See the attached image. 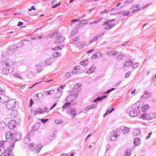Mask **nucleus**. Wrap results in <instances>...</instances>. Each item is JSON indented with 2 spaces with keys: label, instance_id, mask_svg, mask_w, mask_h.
I'll use <instances>...</instances> for the list:
<instances>
[{
  "label": "nucleus",
  "instance_id": "nucleus-19",
  "mask_svg": "<svg viewBox=\"0 0 156 156\" xmlns=\"http://www.w3.org/2000/svg\"><path fill=\"white\" fill-rule=\"evenodd\" d=\"M133 63L131 59H129L125 62L123 66L125 67H128L131 66Z\"/></svg>",
  "mask_w": 156,
  "mask_h": 156
},
{
  "label": "nucleus",
  "instance_id": "nucleus-22",
  "mask_svg": "<svg viewBox=\"0 0 156 156\" xmlns=\"http://www.w3.org/2000/svg\"><path fill=\"white\" fill-rule=\"evenodd\" d=\"M149 108V106L148 105H145L142 106L141 110L142 112H144L147 111Z\"/></svg>",
  "mask_w": 156,
  "mask_h": 156
},
{
  "label": "nucleus",
  "instance_id": "nucleus-20",
  "mask_svg": "<svg viewBox=\"0 0 156 156\" xmlns=\"http://www.w3.org/2000/svg\"><path fill=\"white\" fill-rule=\"evenodd\" d=\"M118 53L117 51H113L108 52L107 53V55L109 56H114L117 55Z\"/></svg>",
  "mask_w": 156,
  "mask_h": 156
},
{
  "label": "nucleus",
  "instance_id": "nucleus-46",
  "mask_svg": "<svg viewBox=\"0 0 156 156\" xmlns=\"http://www.w3.org/2000/svg\"><path fill=\"white\" fill-rule=\"evenodd\" d=\"M87 60H84L80 62V64L81 65L83 66H85L87 65Z\"/></svg>",
  "mask_w": 156,
  "mask_h": 156
},
{
  "label": "nucleus",
  "instance_id": "nucleus-17",
  "mask_svg": "<svg viewBox=\"0 0 156 156\" xmlns=\"http://www.w3.org/2000/svg\"><path fill=\"white\" fill-rule=\"evenodd\" d=\"M76 109L75 108H71L69 109V112L71 116L74 118L76 115Z\"/></svg>",
  "mask_w": 156,
  "mask_h": 156
},
{
  "label": "nucleus",
  "instance_id": "nucleus-40",
  "mask_svg": "<svg viewBox=\"0 0 156 156\" xmlns=\"http://www.w3.org/2000/svg\"><path fill=\"white\" fill-rule=\"evenodd\" d=\"M95 106L93 105H89L85 108V109L86 110H89L92 109H95Z\"/></svg>",
  "mask_w": 156,
  "mask_h": 156
},
{
  "label": "nucleus",
  "instance_id": "nucleus-47",
  "mask_svg": "<svg viewBox=\"0 0 156 156\" xmlns=\"http://www.w3.org/2000/svg\"><path fill=\"white\" fill-rule=\"evenodd\" d=\"M5 122H2L0 123V129H3L5 128Z\"/></svg>",
  "mask_w": 156,
  "mask_h": 156
},
{
  "label": "nucleus",
  "instance_id": "nucleus-50",
  "mask_svg": "<svg viewBox=\"0 0 156 156\" xmlns=\"http://www.w3.org/2000/svg\"><path fill=\"white\" fill-rule=\"evenodd\" d=\"M10 152L9 151H6L5 152V156H11V155L10 154Z\"/></svg>",
  "mask_w": 156,
  "mask_h": 156
},
{
  "label": "nucleus",
  "instance_id": "nucleus-57",
  "mask_svg": "<svg viewBox=\"0 0 156 156\" xmlns=\"http://www.w3.org/2000/svg\"><path fill=\"white\" fill-rule=\"evenodd\" d=\"M79 40V37H76L75 39L74 40V41H73V43L71 44V45H73V43H75V41H77Z\"/></svg>",
  "mask_w": 156,
  "mask_h": 156
},
{
  "label": "nucleus",
  "instance_id": "nucleus-12",
  "mask_svg": "<svg viewBox=\"0 0 156 156\" xmlns=\"http://www.w3.org/2000/svg\"><path fill=\"white\" fill-rule=\"evenodd\" d=\"M141 112L140 110H133L130 112V115L131 117H135L140 114Z\"/></svg>",
  "mask_w": 156,
  "mask_h": 156
},
{
  "label": "nucleus",
  "instance_id": "nucleus-2",
  "mask_svg": "<svg viewBox=\"0 0 156 156\" xmlns=\"http://www.w3.org/2000/svg\"><path fill=\"white\" fill-rule=\"evenodd\" d=\"M140 118L143 119L151 120L156 118V114L154 113H150L147 115L144 113L140 116Z\"/></svg>",
  "mask_w": 156,
  "mask_h": 156
},
{
  "label": "nucleus",
  "instance_id": "nucleus-18",
  "mask_svg": "<svg viewBox=\"0 0 156 156\" xmlns=\"http://www.w3.org/2000/svg\"><path fill=\"white\" fill-rule=\"evenodd\" d=\"M141 106L140 102H138L132 105V108L134 110H137Z\"/></svg>",
  "mask_w": 156,
  "mask_h": 156
},
{
  "label": "nucleus",
  "instance_id": "nucleus-30",
  "mask_svg": "<svg viewBox=\"0 0 156 156\" xmlns=\"http://www.w3.org/2000/svg\"><path fill=\"white\" fill-rule=\"evenodd\" d=\"M18 113L16 110H14L12 111L11 114L12 117L15 118L17 117L18 115Z\"/></svg>",
  "mask_w": 156,
  "mask_h": 156
},
{
  "label": "nucleus",
  "instance_id": "nucleus-45",
  "mask_svg": "<svg viewBox=\"0 0 156 156\" xmlns=\"http://www.w3.org/2000/svg\"><path fill=\"white\" fill-rule=\"evenodd\" d=\"M131 154V151L130 150H126L125 152V156H128Z\"/></svg>",
  "mask_w": 156,
  "mask_h": 156
},
{
  "label": "nucleus",
  "instance_id": "nucleus-33",
  "mask_svg": "<svg viewBox=\"0 0 156 156\" xmlns=\"http://www.w3.org/2000/svg\"><path fill=\"white\" fill-rule=\"evenodd\" d=\"M67 102L64 105L62 106V108L63 109H65L66 108H67L69 107L71 104V102L70 101H66Z\"/></svg>",
  "mask_w": 156,
  "mask_h": 156
},
{
  "label": "nucleus",
  "instance_id": "nucleus-16",
  "mask_svg": "<svg viewBox=\"0 0 156 156\" xmlns=\"http://www.w3.org/2000/svg\"><path fill=\"white\" fill-rule=\"evenodd\" d=\"M8 99V97L4 94L0 95V102L2 103H5Z\"/></svg>",
  "mask_w": 156,
  "mask_h": 156
},
{
  "label": "nucleus",
  "instance_id": "nucleus-1",
  "mask_svg": "<svg viewBox=\"0 0 156 156\" xmlns=\"http://www.w3.org/2000/svg\"><path fill=\"white\" fill-rule=\"evenodd\" d=\"M16 63L15 61H11L9 63H8L6 62L3 64V68L1 69V73L3 74H7L12 73L13 71V69L10 67L13 66Z\"/></svg>",
  "mask_w": 156,
  "mask_h": 156
},
{
  "label": "nucleus",
  "instance_id": "nucleus-25",
  "mask_svg": "<svg viewBox=\"0 0 156 156\" xmlns=\"http://www.w3.org/2000/svg\"><path fill=\"white\" fill-rule=\"evenodd\" d=\"M80 69V67L79 66H77L74 68L72 71V73L75 74L79 72Z\"/></svg>",
  "mask_w": 156,
  "mask_h": 156
},
{
  "label": "nucleus",
  "instance_id": "nucleus-14",
  "mask_svg": "<svg viewBox=\"0 0 156 156\" xmlns=\"http://www.w3.org/2000/svg\"><path fill=\"white\" fill-rule=\"evenodd\" d=\"M17 123L14 120L10 121L8 124V126L10 129H12L15 127L17 125Z\"/></svg>",
  "mask_w": 156,
  "mask_h": 156
},
{
  "label": "nucleus",
  "instance_id": "nucleus-48",
  "mask_svg": "<svg viewBox=\"0 0 156 156\" xmlns=\"http://www.w3.org/2000/svg\"><path fill=\"white\" fill-rule=\"evenodd\" d=\"M57 32L55 31L52 34H48V37L50 38V37H51L55 36V35H57Z\"/></svg>",
  "mask_w": 156,
  "mask_h": 156
},
{
  "label": "nucleus",
  "instance_id": "nucleus-24",
  "mask_svg": "<svg viewBox=\"0 0 156 156\" xmlns=\"http://www.w3.org/2000/svg\"><path fill=\"white\" fill-rule=\"evenodd\" d=\"M95 67L93 66H92L87 70L86 73H91L94 72Z\"/></svg>",
  "mask_w": 156,
  "mask_h": 156
},
{
  "label": "nucleus",
  "instance_id": "nucleus-36",
  "mask_svg": "<svg viewBox=\"0 0 156 156\" xmlns=\"http://www.w3.org/2000/svg\"><path fill=\"white\" fill-rule=\"evenodd\" d=\"M53 62V59L52 58H50L48 59L46 61V64L48 65H51Z\"/></svg>",
  "mask_w": 156,
  "mask_h": 156
},
{
  "label": "nucleus",
  "instance_id": "nucleus-62",
  "mask_svg": "<svg viewBox=\"0 0 156 156\" xmlns=\"http://www.w3.org/2000/svg\"><path fill=\"white\" fill-rule=\"evenodd\" d=\"M114 110V108L113 107H112V108L110 110V109L109 108L108 109V114H109Z\"/></svg>",
  "mask_w": 156,
  "mask_h": 156
},
{
  "label": "nucleus",
  "instance_id": "nucleus-15",
  "mask_svg": "<svg viewBox=\"0 0 156 156\" xmlns=\"http://www.w3.org/2000/svg\"><path fill=\"white\" fill-rule=\"evenodd\" d=\"M5 142V141H0V156H1L5 152V149L3 146Z\"/></svg>",
  "mask_w": 156,
  "mask_h": 156
},
{
  "label": "nucleus",
  "instance_id": "nucleus-21",
  "mask_svg": "<svg viewBox=\"0 0 156 156\" xmlns=\"http://www.w3.org/2000/svg\"><path fill=\"white\" fill-rule=\"evenodd\" d=\"M64 40V38L62 36H58L57 37V40L55 41L56 44H58L59 43L62 42Z\"/></svg>",
  "mask_w": 156,
  "mask_h": 156
},
{
  "label": "nucleus",
  "instance_id": "nucleus-41",
  "mask_svg": "<svg viewBox=\"0 0 156 156\" xmlns=\"http://www.w3.org/2000/svg\"><path fill=\"white\" fill-rule=\"evenodd\" d=\"M140 140L138 138H136L134 140L133 143L136 146H138L140 144Z\"/></svg>",
  "mask_w": 156,
  "mask_h": 156
},
{
  "label": "nucleus",
  "instance_id": "nucleus-3",
  "mask_svg": "<svg viewBox=\"0 0 156 156\" xmlns=\"http://www.w3.org/2000/svg\"><path fill=\"white\" fill-rule=\"evenodd\" d=\"M62 47V45H60L55 48H52L51 50L55 51L54 52H53L52 55L55 58H58L60 56V53L57 51L61 49Z\"/></svg>",
  "mask_w": 156,
  "mask_h": 156
},
{
  "label": "nucleus",
  "instance_id": "nucleus-54",
  "mask_svg": "<svg viewBox=\"0 0 156 156\" xmlns=\"http://www.w3.org/2000/svg\"><path fill=\"white\" fill-rule=\"evenodd\" d=\"M43 38V36L42 35H39L36 36L34 38V39H41Z\"/></svg>",
  "mask_w": 156,
  "mask_h": 156
},
{
  "label": "nucleus",
  "instance_id": "nucleus-38",
  "mask_svg": "<svg viewBox=\"0 0 156 156\" xmlns=\"http://www.w3.org/2000/svg\"><path fill=\"white\" fill-rule=\"evenodd\" d=\"M84 45V43L82 42H79L78 43L76 44V46L77 48H82Z\"/></svg>",
  "mask_w": 156,
  "mask_h": 156
},
{
  "label": "nucleus",
  "instance_id": "nucleus-27",
  "mask_svg": "<svg viewBox=\"0 0 156 156\" xmlns=\"http://www.w3.org/2000/svg\"><path fill=\"white\" fill-rule=\"evenodd\" d=\"M140 131L139 129H135L134 130L133 134L134 136H138L140 134Z\"/></svg>",
  "mask_w": 156,
  "mask_h": 156
},
{
  "label": "nucleus",
  "instance_id": "nucleus-59",
  "mask_svg": "<svg viewBox=\"0 0 156 156\" xmlns=\"http://www.w3.org/2000/svg\"><path fill=\"white\" fill-rule=\"evenodd\" d=\"M98 52L96 53L95 54H94L92 56V57L94 58H97L98 57L97 55H98Z\"/></svg>",
  "mask_w": 156,
  "mask_h": 156
},
{
  "label": "nucleus",
  "instance_id": "nucleus-55",
  "mask_svg": "<svg viewBox=\"0 0 156 156\" xmlns=\"http://www.w3.org/2000/svg\"><path fill=\"white\" fill-rule=\"evenodd\" d=\"M38 110L39 111V114H42L45 112V111L41 108H38Z\"/></svg>",
  "mask_w": 156,
  "mask_h": 156
},
{
  "label": "nucleus",
  "instance_id": "nucleus-64",
  "mask_svg": "<svg viewBox=\"0 0 156 156\" xmlns=\"http://www.w3.org/2000/svg\"><path fill=\"white\" fill-rule=\"evenodd\" d=\"M34 103L33 101L32 100L30 99V106H31L32 105H33Z\"/></svg>",
  "mask_w": 156,
  "mask_h": 156
},
{
  "label": "nucleus",
  "instance_id": "nucleus-23",
  "mask_svg": "<svg viewBox=\"0 0 156 156\" xmlns=\"http://www.w3.org/2000/svg\"><path fill=\"white\" fill-rule=\"evenodd\" d=\"M61 4L60 2H58L57 3V2L56 1H53L52 2L51 4L52 6V8H54L57 6L60 5Z\"/></svg>",
  "mask_w": 156,
  "mask_h": 156
},
{
  "label": "nucleus",
  "instance_id": "nucleus-51",
  "mask_svg": "<svg viewBox=\"0 0 156 156\" xmlns=\"http://www.w3.org/2000/svg\"><path fill=\"white\" fill-rule=\"evenodd\" d=\"M64 76L66 77H69L71 76V74L69 72H67L65 74Z\"/></svg>",
  "mask_w": 156,
  "mask_h": 156
},
{
  "label": "nucleus",
  "instance_id": "nucleus-53",
  "mask_svg": "<svg viewBox=\"0 0 156 156\" xmlns=\"http://www.w3.org/2000/svg\"><path fill=\"white\" fill-rule=\"evenodd\" d=\"M33 113L34 115H36L37 114H39L38 108L36 109L33 112Z\"/></svg>",
  "mask_w": 156,
  "mask_h": 156
},
{
  "label": "nucleus",
  "instance_id": "nucleus-6",
  "mask_svg": "<svg viewBox=\"0 0 156 156\" xmlns=\"http://www.w3.org/2000/svg\"><path fill=\"white\" fill-rule=\"evenodd\" d=\"M113 134L110 137V139L111 140L114 141L116 140L117 137L119 136L120 134V132L118 130L117 128H115L114 130Z\"/></svg>",
  "mask_w": 156,
  "mask_h": 156
},
{
  "label": "nucleus",
  "instance_id": "nucleus-28",
  "mask_svg": "<svg viewBox=\"0 0 156 156\" xmlns=\"http://www.w3.org/2000/svg\"><path fill=\"white\" fill-rule=\"evenodd\" d=\"M101 37L100 35H98L95 36L93 39H92L90 41L89 43L92 44L96 41L99 38Z\"/></svg>",
  "mask_w": 156,
  "mask_h": 156
},
{
  "label": "nucleus",
  "instance_id": "nucleus-42",
  "mask_svg": "<svg viewBox=\"0 0 156 156\" xmlns=\"http://www.w3.org/2000/svg\"><path fill=\"white\" fill-rule=\"evenodd\" d=\"M34 132L33 131H31L29 133L28 137L29 138V139L30 140L31 138L33 137L34 136Z\"/></svg>",
  "mask_w": 156,
  "mask_h": 156
},
{
  "label": "nucleus",
  "instance_id": "nucleus-29",
  "mask_svg": "<svg viewBox=\"0 0 156 156\" xmlns=\"http://www.w3.org/2000/svg\"><path fill=\"white\" fill-rule=\"evenodd\" d=\"M42 69V68L40 64L37 65L35 67V70L37 73L41 72Z\"/></svg>",
  "mask_w": 156,
  "mask_h": 156
},
{
  "label": "nucleus",
  "instance_id": "nucleus-44",
  "mask_svg": "<svg viewBox=\"0 0 156 156\" xmlns=\"http://www.w3.org/2000/svg\"><path fill=\"white\" fill-rule=\"evenodd\" d=\"M124 57V55H120L117 56V59L118 60H122L123 58Z\"/></svg>",
  "mask_w": 156,
  "mask_h": 156
},
{
  "label": "nucleus",
  "instance_id": "nucleus-35",
  "mask_svg": "<svg viewBox=\"0 0 156 156\" xmlns=\"http://www.w3.org/2000/svg\"><path fill=\"white\" fill-rule=\"evenodd\" d=\"M107 97L106 95H103L100 97H98L96 99L94 100V101L96 102L97 101H101Z\"/></svg>",
  "mask_w": 156,
  "mask_h": 156
},
{
  "label": "nucleus",
  "instance_id": "nucleus-49",
  "mask_svg": "<svg viewBox=\"0 0 156 156\" xmlns=\"http://www.w3.org/2000/svg\"><path fill=\"white\" fill-rule=\"evenodd\" d=\"M102 18L100 19H97L96 20H95L94 21H93L90 24H95L98 23V22H99L100 20H102Z\"/></svg>",
  "mask_w": 156,
  "mask_h": 156
},
{
  "label": "nucleus",
  "instance_id": "nucleus-9",
  "mask_svg": "<svg viewBox=\"0 0 156 156\" xmlns=\"http://www.w3.org/2000/svg\"><path fill=\"white\" fill-rule=\"evenodd\" d=\"M114 24L112 23V20H108L105 22L103 25L105 26V29L106 30L109 29L114 26Z\"/></svg>",
  "mask_w": 156,
  "mask_h": 156
},
{
  "label": "nucleus",
  "instance_id": "nucleus-37",
  "mask_svg": "<svg viewBox=\"0 0 156 156\" xmlns=\"http://www.w3.org/2000/svg\"><path fill=\"white\" fill-rule=\"evenodd\" d=\"M42 147V146L40 144H38L35 149V151L37 153L39 152L40 151Z\"/></svg>",
  "mask_w": 156,
  "mask_h": 156
},
{
  "label": "nucleus",
  "instance_id": "nucleus-58",
  "mask_svg": "<svg viewBox=\"0 0 156 156\" xmlns=\"http://www.w3.org/2000/svg\"><path fill=\"white\" fill-rule=\"evenodd\" d=\"M115 90V89L114 88H112L110 89L109 90H108L105 93V94H108L109 93H110V92H111L112 90Z\"/></svg>",
  "mask_w": 156,
  "mask_h": 156
},
{
  "label": "nucleus",
  "instance_id": "nucleus-8",
  "mask_svg": "<svg viewBox=\"0 0 156 156\" xmlns=\"http://www.w3.org/2000/svg\"><path fill=\"white\" fill-rule=\"evenodd\" d=\"M113 10L114 11V13H113L114 14H118L119 13H121L122 15L125 16H128L129 12L128 11L126 12H125L122 11L121 8H119L118 9H113Z\"/></svg>",
  "mask_w": 156,
  "mask_h": 156
},
{
  "label": "nucleus",
  "instance_id": "nucleus-32",
  "mask_svg": "<svg viewBox=\"0 0 156 156\" xmlns=\"http://www.w3.org/2000/svg\"><path fill=\"white\" fill-rule=\"evenodd\" d=\"M12 136L13 134L9 132H6L5 134L6 138L7 140L10 139V138L12 139Z\"/></svg>",
  "mask_w": 156,
  "mask_h": 156
},
{
  "label": "nucleus",
  "instance_id": "nucleus-31",
  "mask_svg": "<svg viewBox=\"0 0 156 156\" xmlns=\"http://www.w3.org/2000/svg\"><path fill=\"white\" fill-rule=\"evenodd\" d=\"M151 95L150 92L148 91H145L144 94L142 96L143 98H146L150 97Z\"/></svg>",
  "mask_w": 156,
  "mask_h": 156
},
{
  "label": "nucleus",
  "instance_id": "nucleus-7",
  "mask_svg": "<svg viewBox=\"0 0 156 156\" xmlns=\"http://www.w3.org/2000/svg\"><path fill=\"white\" fill-rule=\"evenodd\" d=\"M81 86L82 85L80 83H76L73 86L72 91H73V93L78 94L79 92H80V88Z\"/></svg>",
  "mask_w": 156,
  "mask_h": 156
},
{
  "label": "nucleus",
  "instance_id": "nucleus-39",
  "mask_svg": "<svg viewBox=\"0 0 156 156\" xmlns=\"http://www.w3.org/2000/svg\"><path fill=\"white\" fill-rule=\"evenodd\" d=\"M129 131V128L127 127H125L122 130V133L124 134L127 133Z\"/></svg>",
  "mask_w": 156,
  "mask_h": 156
},
{
  "label": "nucleus",
  "instance_id": "nucleus-5",
  "mask_svg": "<svg viewBox=\"0 0 156 156\" xmlns=\"http://www.w3.org/2000/svg\"><path fill=\"white\" fill-rule=\"evenodd\" d=\"M78 95V94L73 93V91H71V95L66 99V101H70L71 102L76 99Z\"/></svg>",
  "mask_w": 156,
  "mask_h": 156
},
{
  "label": "nucleus",
  "instance_id": "nucleus-63",
  "mask_svg": "<svg viewBox=\"0 0 156 156\" xmlns=\"http://www.w3.org/2000/svg\"><path fill=\"white\" fill-rule=\"evenodd\" d=\"M151 134H152V132L149 133L148 134V135L146 136V139H149L150 137L151 136Z\"/></svg>",
  "mask_w": 156,
  "mask_h": 156
},
{
  "label": "nucleus",
  "instance_id": "nucleus-60",
  "mask_svg": "<svg viewBox=\"0 0 156 156\" xmlns=\"http://www.w3.org/2000/svg\"><path fill=\"white\" fill-rule=\"evenodd\" d=\"M48 120V119H41V121L43 123H45Z\"/></svg>",
  "mask_w": 156,
  "mask_h": 156
},
{
  "label": "nucleus",
  "instance_id": "nucleus-61",
  "mask_svg": "<svg viewBox=\"0 0 156 156\" xmlns=\"http://www.w3.org/2000/svg\"><path fill=\"white\" fill-rule=\"evenodd\" d=\"M114 110V108L113 107H112V108L110 110V109L109 108L108 109V114H109Z\"/></svg>",
  "mask_w": 156,
  "mask_h": 156
},
{
  "label": "nucleus",
  "instance_id": "nucleus-34",
  "mask_svg": "<svg viewBox=\"0 0 156 156\" xmlns=\"http://www.w3.org/2000/svg\"><path fill=\"white\" fill-rule=\"evenodd\" d=\"M54 93V90H49L45 93V95H50Z\"/></svg>",
  "mask_w": 156,
  "mask_h": 156
},
{
  "label": "nucleus",
  "instance_id": "nucleus-13",
  "mask_svg": "<svg viewBox=\"0 0 156 156\" xmlns=\"http://www.w3.org/2000/svg\"><path fill=\"white\" fill-rule=\"evenodd\" d=\"M43 97V94L41 93H38L34 94L33 98L34 100L38 101L40 100Z\"/></svg>",
  "mask_w": 156,
  "mask_h": 156
},
{
  "label": "nucleus",
  "instance_id": "nucleus-52",
  "mask_svg": "<svg viewBox=\"0 0 156 156\" xmlns=\"http://www.w3.org/2000/svg\"><path fill=\"white\" fill-rule=\"evenodd\" d=\"M30 148H31V150H34V148H35V145L34 144H31L29 145Z\"/></svg>",
  "mask_w": 156,
  "mask_h": 156
},
{
  "label": "nucleus",
  "instance_id": "nucleus-10",
  "mask_svg": "<svg viewBox=\"0 0 156 156\" xmlns=\"http://www.w3.org/2000/svg\"><path fill=\"white\" fill-rule=\"evenodd\" d=\"M80 27L79 24H77L76 26H73V30L71 32V34L72 36H73L77 34L78 32V29Z\"/></svg>",
  "mask_w": 156,
  "mask_h": 156
},
{
  "label": "nucleus",
  "instance_id": "nucleus-56",
  "mask_svg": "<svg viewBox=\"0 0 156 156\" xmlns=\"http://www.w3.org/2000/svg\"><path fill=\"white\" fill-rule=\"evenodd\" d=\"M36 9V8L34 7V6H33L31 7L30 8L28 9V11H30L32 10H35Z\"/></svg>",
  "mask_w": 156,
  "mask_h": 156
},
{
  "label": "nucleus",
  "instance_id": "nucleus-43",
  "mask_svg": "<svg viewBox=\"0 0 156 156\" xmlns=\"http://www.w3.org/2000/svg\"><path fill=\"white\" fill-rule=\"evenodd\" d=\"M34 74L32 72H30L28 73L27 77L29 78H32L34 76Z\"/></svg>",
  "mask_w": 156,
  "mask_h": 156
},
{
  "label": "nucleus",
  "instance_id": "nucleus-4",
  "mask_svg": "<svg viewBox=\"0 0 156 156\" xmlns=\"http://www.w3.org/2000/svg\"><path fill=\"white\" fill-rule=\"evenodd\" d=\"M16 106V102L14 99H11L9 101L6 103V108L9 110H11Z\"/></svg>",
  "mask_w": 156,
  "mask_h": 156
},
{
  "label": "nucleus",
  "instance_id": "nucleus-11",
  "mask_svg": "<svg viewBox=\"0 0 156 156\" xmlns=\"http://www.w3.org/2000/svg\"><path fill=\"white\" fill-rule=\"evenodd\" d=\"M21 136L20 134L19 133H15L13 134L12 137V140L14 142L17 141L20 139Z\"/></svg>",
  "mask_w": 156,
  "mask_h": 156
},
{
  "label": "nucleus",
  "instance_id": "nucleus-26",
  "mask_svg": "<svg viewBox=\"0 0 156 156\" xmlns=\"http://www.w3.org/2000/svg\"><path fill=\"white\" fill-rule=\"evenodd\" d=\"M61 95V93L59 91H57V92L56 93L53 95L54 98L55 99H57L59 98Z\"/></svg>",
  "mask_w": 156,
  "mask_h": 156
}]
</instances>
